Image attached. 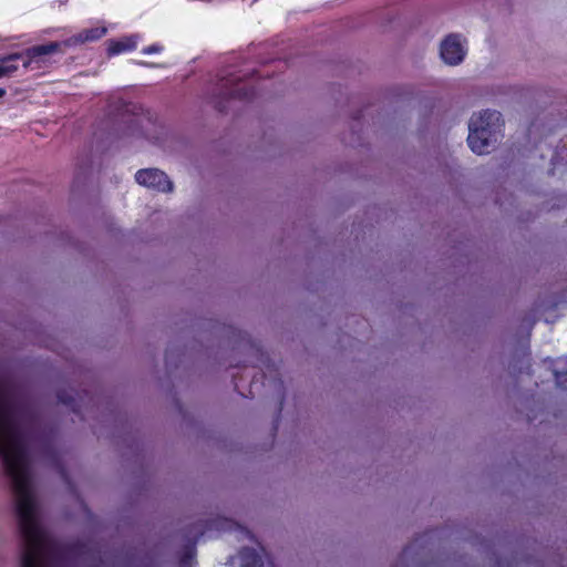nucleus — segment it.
Here are the masks:
<instances>
[{
  "mask_svg": "<svg viewBox=\"0 0 567 567\" xmlns=\"http://www.w3.org/2000/svg\"><path fill=\"white\" fill-rule=\"evenodd\" d=\"M18 58H20V54L16 53L2 60V63L0 64V79L3 76H8L18 70L17 65L8 63V61L16 60Z\"/></svg>",
  "mask_w": 567,
  "mask_h": 567,
  "instance_id": "8",
  "label": "nucleus"
},
{
  "mask_svg": "<svg viewBox=\"0 0 567 567\" xmlns=\"http://www.w3.org/2000/svg\"><path fill=\"white\" fill-rule=\"evenodd\" d=\"M107 32V29L105 27H95L91 29L83 30L79 32L78 34L70 37L69 39L64 40L63 43L65 47H76L80 44H84L86 42H92L101 39L104 37Z\"/></svg>",
  "mask_w": 567,
  "mask_h": 567,
  "instance_id": "4",
  "label": "nucleus"
},
{
  "mask_svg": "<svg viewBox=\"0 0 567 567\" xmlns=\"http://www.w3.org/2000/svg\"><path fill=\"white\" fill-rule=\"evenodd\" d=\"M502 116L496 111L474 113L468 122L467 143L470 148L478 154H486L497 142L503 128Z\"/></svg>",
  "mask_w": 567,
  "mask_h": 567,
  "instance_id": "1",
  "label": "nucleus"
},
{
  "mask_svg": "<svg viewBox=\"0 0 567 567\" xmlns=\"http://www.w3.org/2000/svg\"><path fill=\"white\" fill-rule=\"evenodd\" d=\"M240 557L243 567H262L261 558L254 551L245 550Z\"/></svg>",
  "mask_w": 567,
  "mask_h": 567,
  "instance_id": "7",
  "label": "nucleus"
},
{
  "mask_svg": "<svg viewBox=\"0 0 567 567\" xmlns=\"http://www.w3.org/2000/svg\"><path fill=\"white\" fill-rule=\"evenodd\" d=\"M467 40L458 33L445 35L439 44V56L449 66L462 64L467 55Z\"/></svg>",
  "mask_w": 567,
  "mask_h": 567,
  "instance_id": "2",
  "label": "nucleus"
},
{
  "mask_svg": "<svg viewBox=\"0 0 567 567\" xmlns=\"http://www.w3.org/2000/svg\"><path fill=\"white\" fill-rule=\"evenodd\" d=\"M24 55H25V58H27V59H25V61H24V63H23V66H24L25 69L31 68L33 63L40 64V61H39L37 58L30 56V55L28 54V50L24 52Z\"/></svg>",
  "mask_w": 567,
  "mask_h": 567,
  "instance_id": "9",
  "label": "nucleus"
},
{
  "mask_svg": "<svg viewBox=\"0 0 567 567\" xmlns=\"http://www.w3.org/2000/svg\"><path fill=\"white\" fill-rule=\"evenodd\" d=\"M138 185L159 193H171L174 188L172 181L161 169L143 168L135 174Z\"/></svg>",
  "mask_w": 567,
  "mask_h": 567,
  "instance_id": "3",
  "label": "nucleus"
},
{
  "mask_svg": "<svg viewBox=\"0 0 567 567\" xmlns=\"http://www.w3.org/2000/svg\"><path fill=\"white\" fill-rule=\"evenodd\" d=\"M162 50H163V47H161L158 44H153V45L144 48L143 53L144 54H153V53H158Z\"/></svg>",
  "mask_w": 567,
  "mask_h": 567,
  "instance_id": "10",
  "label": "nucleus"
},
{
  "mask_svg": "<svg viewBox=\"0 0 567 567\" xmlns=\"http://www.w3.org/2000/svg\"><path fill=\"white\" fill-rule=\"evenodd\" d=\"M6 94V90L0 87V99L3 97Z\"/></svg>",
  "mask_w": 567,
  "mask_h": 567,
  "instance_id": "11",
  "label": "nucleus"
},
{
  "mask_svg": "<svg viewBox=\"0 0 567 567\" xmlns=\"http://www.w3.org/2000/svg\"><path fill=\"white\" fill-rule=\"evenodd\" d=\"M62 48H66L62 42H50L42 45H34L28 49V54L30 56L37 58L40 62H42V56L53 54L56 52H61Z\"/></svg>",
  "mask_w": 567,
  "mask_h": 567,
  "instance_id": "5",
  "label": "nucleus"
},
{
  "mask_svg": "<svg viewBox=\"0 0 567 567\" xmlns=\"http://www.w3.org/2000/svg\"><path fill=\"white\" fill-rule=\"evenodd\" d=\"M137 37H126L117 41H109L107 51L110 54H120L136 48Z\"/></svg>",
  "mask_w": 567,
  "mask_h": 567,
  "instance_id": "6",
  "label": "nucleus"
}]
</instances>
